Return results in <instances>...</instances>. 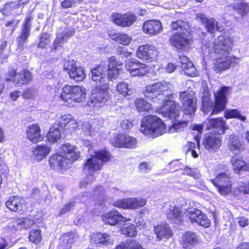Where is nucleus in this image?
Wrapping results in <instances>:
<instances>
[{"label":"nucleus","instance_id":"a878e982","mask_svg":"<svg viewBox=\"0 0 249 249\" xmlns=\"http://www.w3.org/2000/svg\"><path fill=\"white\" fill-rule=\"evenodd\" d=\"M101 219L106 224L110 225H115L119 222H125L130 220L124 217L115 211H112L104 213L101 216Z\"/></svg>","mask_w":249,"mask_h":249},{"label":"nucleus","instance_id":"f8f14e48","mask_svg":"<svg viewBox=\"0 0 249 249\" xmlns=\"http://www.w3.org/2000/svg\"><path fill=\"white\" fill-rule=\"evenodd\" d=\"M64 70L68 72L71 78L77 82L83 81L86 77L84 69L82 67L77 66L74 60L65 61Z\"/></svg>","mask_w":249,"mask_h":249},{"label":"nucleus","instance_id":"6e6d98bb","mask_svg":"<svg viewBox=\"0 0 249 249\" xmlns=\"http://www.w3.org/2000/svg\"><path fill=\"white\" fill-rule=\"evenodd\" d=\"M21 7L18 1H13L6 3L4 6V10L7 13H11L14 9Z\"/></svg>","mask_w":249,"mask_h":249},{"label":"nucleus","instance_id":"4d7b16f0","mask_svg":"<svg viewBox=\"0 0 249 249\" xmlns=\"http://www.w3.org/2000/svg\"><path fill=\"white\" fill-rule=\"evenodd\" d=\"M33 17L31 14H28L24 20V24L22 28V31L30 33V30L31 27V21Z\"/></svg>","mask_w":249,"mask_h":249},{"label":"nucleus","instance_id":"13d9d810","mask_svg":"<svg viewBox=\"0 0 249 249\" xmlns=\"http://www.w3.org/2000/svg\"><path fill=\"white\" fill-rule=\"evenodd\" d=\"M50 36L48 34L43 33L40 38V42L38 44V47L40 48H44L46 45L50 42Z\"/></svg>","mask_w":249,"mask_h":249},{"label":"nucleus","instance_id":"ddd939ff","mask_svg":"<svg viewBox=\"0 0 249 249\" xmlns=\"http://www.w3.org/2000/svg\"><path fill=\"white\" fill-rule=\"evenodd\" d=\"M9 74L10 78H6V81H11L16 86L27 84L32 79V74L28 70H22L18 73L13 70L9 72Z\"/></svg>","mask_w":249,"mask_h":249},{"label":"nucleus","instance_id":"bf43d9fd","mask_svg":"<svg viewBox=\"0 0 249 249\" xmlns=\"http://www.w3.org/2000/svg\"><path fill=\"white\" fill-rule=\"evenodd\" d=\"M36 93V90L34 89H27L25 90L22 94V96L24 99L33 98Z\"/></svg>","mask_w":249,"mask_h":249},{"label":"nucleus","instance_id":"774afa93","mask_svg":"<svg viewBox=\"0 0 249 249\" xmlns=\"http://www.w3.org/2000/svg\"><path fill=\"white\" fill-rule=\"evenodd\" d=\"M122 128L124 130H127L132 126V124L128 120H124L121 124Z\"/></svg>","mask_w":249,"mask_h":249},{"label":"nucleus","instance_id":"09e8293b","mask_svg":"<svg viewBox=\"0 0 249 249\" xmlns=\"http://www.w3.org/2000/svg\"><path fill=\"white\" fill-rule=\"evenodd\" d=\"M187 124L188 121H183L175 123L170 127L169 132L171 133L181 132L187 126Z\"/></svg>","mask_w":249,"mask_h":249},{"label":"nucleus","instance_id":"6e6552de","mask_svg":"<svg viewBox=\"0 0 249 249\" xmlns=\"http://www.w3.org/2000/svg\"><path fill=\"white\" fill-rule=\"evenodd\" d=\"M179 99L184 113L190 116L194 114L196 108V99L195 92L192 90L180 92Z\"/></svg>","mask_w":249,"mask_h":249},{"label":"nucleus","instance_id":"603ef678","mask_svg":"<svg viewBox=\"0 0 249 249\" xmlns=\"http://www.w3.org/2000/svg\"><path fill=\"white\" fill-rule=\"evenodd\" d=\"M30 36V33L21 31V34L17 38L18 46L19 49H23L24 44L27 42V39Z\"/></svg>","mask_w":249,"mask_h":249},{"label":"nucleus","instance_id":"c85d7f7f","mask_svg":"<svg viewBox=\"0 0 249 249\" xmlns=\"http://www.w3.org/2000/svg\"><path fill=\"white\" fill-rule=\"evenodd\" d=\"M91 241L97 244L105 246H111L114 244V240L113 237L107 233H93L91 234Z\"/></svg>","mask_w":249,"mask_h":249},{"label":"nucleus","instance_id":"cd10ccee","mask_svg":"<svg viewBox=\"0 0 249 249\" xmlns=\"http://www.w3.org/2000/svg\"><path fill=\"white\" fill-rule=\"evenodd\" d=\"M177 67H180L184 73L193 77L196 75V69L192 62L185 55L179 56Z\"/></svg>","mask_w":249,"mask_h":249},{"label":"nucleus","instance_id":"f3484780","mask_svg":"<svg viewBox=\"0 0 249 249\" xmlns=\"http://www.w3.org/2000/svg\"><path fill=\"white\" fill-rule=\"evenodd\" d=\"M146 203V200L144 198H127L117 200L114 202V205L123 209H136L144 206Z\"/></svg>","mask_w":249,"mask_h":249},{"label":"nucleus","instance_id":"0eeeda50","mask_svg":"<svg viewBox=\"0 0 249 249\" xmlns=\"http://www.w3.org/2000/svg\"><path fill=\"white\" fill-rule=\"evenodd\" d=\"M108 86H97L92 90L88 105L91 107L97 109L104 106L109 98Z\"/></svg>","mask_w":249,"mask_h":249},{"label":"nucleus","instance_id":"864d4df0","mask_svg":"<svg viewBox=\"0 0 249 249\" xmlns=\"http://www.w3.org/2000/svg\"><path fill=\"white\" fill-rule=\"evenodd\" d=\"M41 237L40 235V231L38 230H32L30 233V240L36 244L39 243L41 241Z\"/></svg>","mask_w":249,"mask_h":249},{"label":"nucleus","instance_id":"72a5a7b5","mask_svg":"<svg viewBox=\"0 0 249 249\" xmlns=\"http://www.w3.org/2000/svg\"><path fill=\"white\" fill-rule=\"evenodd\" d=\"M51 148L47 144L37 145L33 148V154L35 159L40 161L45 158L50 153Z\"/></svg>","mask_w":249,"mask_h":249},{"label":"nucleus","instance_id":"052dcab7","mask_svg":"<svg viewBox=\"0 0 249 249\" xmlns=\"http://www.w3.org/2000/svg\"><path fill=\"white\" fill-rule=\"evenodd\" d=\"M238 188L239 191L244 194H249V182H239Z\"/></svg>","mask_w":249,"mask_h":249},{"label":"nucleus","instance_id":"69168bd1","mask_svg":"<svg viewBox=\"0 0 249 249\" xmlns=\"http://www.w3.org/2000/svg\"><path fill=\"white\" fill-rule=\"evenodd\" d=\"M184 174L190 176H192L195 178H199L198 174L196 173L194 170L188 167H186L184 169Z\"/></svg>","mask_w":249,"mask_h":249},{"label":"nucleus","instance_id":"e2e57ef3","mask_svg":"<svg viewBox=\"0 0 249 249\" xmlns=\"http://www.w3.org/2000/svg\"><path fill=\"white\" fill-rule=\"evenodd\" d=\"M13 226L17 230L23 229V218L14 219L11 222Z\"/></svg>","mask_w":249,"mask_h":249},{"label":"nucleus","instance_id":"39448f33","mask_svg":"<svg viewBox=\"0 0 249 249\" xmlns=\"http://www.w3.org/2000/svg\"><path fill=\"white\" fill-rule=\"evenodd\" d=\"M110 159V154L108 152L105 150L96 151L93 155L86 160L84 164V170L89 173L100 170L104 163Z\"/></svg>","mask_w":249,"mask_h":249},{"label":"nucleus","instance_id":"5701e85b","mask_svg":"<svg viewBox=\"0 0 249 249\" xmlns=\"http://www.w3.org/2000/svg\"><path fill=\"white\" fill-rule=\"evenodd\" d=\"M205 124L207 130L213 129L214 134L219 135L224 134L227 128L226 122L222 118L208 120Z\"/></svg>","mask_w":249,"mask_h":249},{"label":"nucleus","instance_id":"9b49d317","mask_svg":"<svg viewBox=\"0 0 249 249\" xmlns=\"http://www.w3.org/2000/svg\"><path fill=\"white\" fill-rule=\"evenodd\" d=\"M231 92L229 87H223L214 93L215 104L211 114H217L223 110L227 103L226 96Z\"/></svg>","mask_w":249,"mask_h":249},{"label":"nucleus","instance_id":"dca6fc26","mask_svg":"<svg viewBox=\"0 0 249 249\" xmlns=\"http://www.w3.org/2000/svg\"><path fill=\"white\" fill-rule=\"evenodd\" d=\"M221 137L219 135L210 133L206 134L203 141V145L205 150L210 152H215L221 145Z\"/></svg>","mask_w":249,"mask_h":249},{"label":"nucleus","instance_id":"423d86ee","mask_svg":"<svg viewBox=\"0 0 249 249\" xmlns=\"http://www.w3.org/2000/svg\"><path fill=\"white\" fill-rule=\"evenodd\" d=\"M60 98L65 102L80 103L85 99L86 92L82 87L66 85L62 89Z\"/></svg>","mask_w":249,"mask_h":249},{"label":"nucleus","instance_id":"1a4fd4ad","mask_svg":"<svg viewBox=\"0 0 249 249\" xmlns=\"http://www.w3.org/2000/svg\"><path fill=\"white\" fill-rule=\"evenodd\" d=\"M163 105L157 107L156 111L161 114L164 117L170 118L171 120H176L178 117L180 113L179 109L176 103L171 100L165 98L162 101Z\"/></svg>","mask_w":249,"mask_h":249},{"label":"nucleus","instance_id":"f03ea898","mask_svg":"<svg viewBox=\"0 0 249 249\" xmlns=\"http://www.w3.org/2000/svg\"><path fill=\"white\" fill-rule=\"evenodd\" d=\"M62 151L61 154L53 155L50 158L49 162L51 166H58L61 169H65L80 157L79 151L73 145L63 144Z\"/></svg>","mask_w":249,"mask_h":249},{"label":"nucleus","instance_id":"7ed1b4c3","mask_svg":"<svg viewBox=\"0 0 249 249\" xmlns=\"http://www.w3.org/2000/svg\"><path fill=\"white\" fill-rule=\"evenodd\" d=\"M141 132L149 138H154L165 133L166 131L165 124L156 116H149L142 122Z\"/></svg>","mask_w":249,"mask_h":249},{"label":"nucleus","instance_id":"c9c22d12","mask_svg":"<svg viewBox=\"0 0 249 249\" xmlns=\"http://www.w3.org/2000/svg\"><path fill=\"white\" fill-rule=\"evenodd\" d=\"M73 34V30L68 29H65L61 33L57 34L56 38L54 41V49H56L58 46L63 44Z\"/></svg>","mask_w":249,"mask_h":249},{"label":"nucleus","instance_id":"8fccbe9b","mask_svg":"<svg viewBox=\"0 0 249 249\" xmlns=\"http://www.w3.org/2000/svg\"><path fill=\"white\" fill-rule=\"evenodd\" d=\"M202 103L203 111L204 113H208V111L206 110V108L209 106L212 107L213 105L210 98V93L209 91H206L204 92L202 96Z\"/></svg>","mask_w":249,"mask_h":249},{"label":"nucleus","instance_id":"bb28decb","mask_svg":"<svg viewBox=\"0 0 249 249\" xmlns=\"http://www.w3.org/2000/svg\"><path fill=\"white\" fill-rule=\"evenodd\" d=\"M137 17L133 14H125L124 15L116 14L113 15L112 20L118 25L122 27H129L136 20Z\"/></svg>","mask_w":249,"mask_h":249},{"label":"nucleus","instance_id":"680f3d73","mask_svg":"<svg viewBox=\"0 0 249 249\" xmlns=\"http://www.w3.org/2000/svg\"><path fill=\"white\" fill-rule=\"evenodd\" d=\"M79 125L77 120L74 119V118L70 121L67 125V129L70 131L72 132L75 131L78 128Z\"/></svg>","mask_w":249,"mask_h":249},{"label":"nucleus","instance_id":"c756f323","mask_svg":"<svg viewBox=\"0 0 249 249\" xmlns=\"http://www.w3.org/2000/svg\"><path fill=\"white\" fill-rule=\"evenodd\" d=\"M5 205L10 211L17 212L23 211L25 207L24 200L19 196H12L5 202Z\"/></svg>","mask_w":249,"mask_h":249},{"label":"nucleus","instance_id":"4468645a","mask_svg":"<svg viewBox=\"0 0 249 249\" xmlns=\"http://www.w3.org/2000/svg\"><path fill=\"white\" fill-rule=\"evenodd\" d=\"M185 214L192 223L196 222L205 228L209 227L211 225L207 216L198 209L189 208L186 210Z\"/></svg>","mask_w":249,"mask_h":249},{"label":"nucleus","instance_id":"58836bf2","mask_svg":"<svg viewBox=\"0 0 249 249\" xmlns=\"http://www.w3.org/2000/svg\"><path fill=\"white\" fill-rule=\"evenodd\" d=\"M109 36L116 42L124 45H128L132 40V38L128 35L119 33H111Z\"/></svg>","mask_w":249,"mask_h":249},{"label":"nucleus","instance_id":"338daca9","mask_svg":"<svg viewBox=\"0 0 249 249\" xmlns=\"http://www.w3.org/2000/svg\"><path fill=\"white\" fill-rule=\"evenodd\" d=\"M74 3V0H65L62 1L61 5L63 8L66 9L71 7Z\"/></svg>","mask_w":249,"mask_h":249},{"label":"nucleus","instance_id":"de8ad7c7","mask_svg":"<svg viewBox=\"0 0 249 249\" xmlns=\"http://www.w3.org/2000/svg\"><path fill=\"white\" fill-rule=\"evenodd\" d=\"M135 104L139 111H147L151 107V104L142 99H137L135 101Z\"/></svg>","mask_w":249,"mask_h":249},{"label":"nucleus","instance_id":"37998d69","mask_svg":"<svg viewBox=\"0 0 249 249\" xmlns=\"http://www.w3.org/2000/svg\"><path fill=\"white\" fill-rule=\"evenodd\" d=\"M233 8L242 16L247 14L249 11L248 4L243 1L242 0H238L235 2Z\"/></svg>","mask_w":249,"mask_h":249},{"label":"nucleus","instance_id":"b1692460","mask_svg":"<svg viewBox=\"0 0 249 249\" xmlns=\"http://www.w3.org/2000/svg\"><path fill=\"white\" fill-rule=\"evenodd\" d=\"M190 36L188 32L176 33L170 37L171 44L178 49H182L189 43Z\"/></svg>","mask_w":249,"mask_h":249},{"label":"nucleus","instance_id":"4c0bfd02","mask_svg":"<svg viewBox=\"0 0 249 249\" xmlns=\"http://www.w3.org/2000/svg\"><path fill=\"white\" fill-rule=\"evenodd\" d=\"M61 138V133L57 124H54L50 128L46 138L48 142L51 143L56 142Z\"/></svg>","mask_w":249,"mask_h":249},{"label":"nucleus","instance_id":"2f4dec72","mask_svg":"<svg viewBox=\"0 0 249 249\" xmlns=\"http://www.w3.org/2000/svg\"><path fill=\"white\" fill-rule=\"evenodd\" d=\"M165 212L168 219L176 222L180 221L181 218V211L174 203H170L165 208Z\"/></svg>","mask_w":249,"mask_h":249},{"label":"nucleus","instance_id":"4be33fe9","mask_svg":"<svg viewBox=\"0 0 249 249\" xmlns=\"http://www.w3.org/2000/svg\"><path fill=\"white\" fill-rule=\"evenodd\" d=\"M196 18L204 24L207 30L211 33H213L216 30L221 31L223 30L222 27L219 26L218 22L214 18H208L205 14L198 13L196 15Z\"/></svg>","mask_w":249,"mask_h":249},{"label":"nucleus","instance_id":"79ce46f5","mask_svg":"<svg viewBox=\"0 0 249 249\" xmlns=\"http://www.w3.org/2000/svg\"><path fill=\"white\" fill-rule=\"evenodd\" d=\"M116 90L120 94L124 97L131 95L133 92L131 86L124 82H120L117 84Z\"/></svg>","mask_w":249,"mask_h":249},{"label":"nucleus","instance_id":"aec40b11","mask_svg":"<svg viewBox=\"0 0 249 249\" xmlns=\"http://www.w3.org/2000/svg\"><path fill=\"white\" fill-rule=\"evenodd\" d=\"M138 58L146 60H152L155 59L158 55L156 48L151 45L145 44L140 46L136 53Z\"/></svg>","mask_w":249,"mask_h":249},{"label":"nucleus","instance_id":"473e14b6","mask_svg":"<svg viewBox=\"0 0 249 249\" xmlns=\"http://www.w3.org/2000/svg\"><path fill=\"white\" fill-rule=\"evenodd\" d=\"M198 242L197 235L193 232H186L182 237L181 244L183 248L191 249L192 247Z\"/></svg>","mask_w":249,"mask_h":249},{"label":"nucleus","instance_id":"49530a36","mask_svg":"<svg viewBox=\"0 0 249 249\" xmlns=\"http://www.w3.org/2000/svg\"><path fill=\"white\" fill-rule=\"evenodd\" d=\"M121 232L125 236L130 237L135 236L137 234L135 227L132 224H124L121 230Z\"/></svg>","mask_w":249,"mask_h":249},{"label":"nucleus","instance_id":"f257e3e1","mask_svg":"<svg viewBox=\"0 0 249 249\" xmlns=\"http://www.w3.org/2000/svg\"><path fill=\"white\" fill-rule=\"evenodd\" d=\"M232 41L231 37L218 36L208 47L210 57L215 61L213 69L217 72L225 71L238 64L239 59L229 56L232 49Z\"/></svg>","mask_w":249,"mask_h":249},{"label":"nucleus","instance_id":"9d476101","mask_svg":"<svg viewBox=\"0 0 249 249\" xmlns=\"http://www.w3.org/2000/svg\"><path fill=\"white\" fill-rule=\"evenodd\" d=\"M210 181L222 195H226L231 191L230 175L228 171L218 173L215 178L211 179Z\"/></svg>","mask_w":249,"mask_h":249},{"label":"nucleus","instance_id":"5fc2aeb1","mask_svg":"<svg viewBox=\"0 0 249 249\" xmlns=\"http://www.w3.org/2000/svg\"><path fill=\"white\" fill-rule=\"evenodd\" d=\"M73 118L70 114H64L58 118V123L60 126H66Z\"/></svg>","mask_w":249,"mask_h":249},{"label":"nucleus","instance_id":"f704fd0d","mask_svg":"<svg viewBox=\"0 0 249 249\" xmlns=\"http://www.w3.org/2000/svg\"><path fill=\"white\" fill-rule=\"evenodd\" d=\"M154 231L159 240L168 239L172 234L169 227L164 223L155 227Z\"/></svg>","mask_w":249,"mask_h":249},{"label":"nucleus","instance_id":"a211bd4d","mask_svg":"<svg viewBox=\"0 0 249 249\" xmlns=\"http://www.w3.org/2000/svg\"><path fill=\"white\" fill-rule=\"evenodd\" d=\"M91 78L97 86H109L106 69L102 65H98L91 70Z\"/></svg>","mask_w":249,"mask_h":249},{"label":"nucleus","instance_id":"0e129e2a","mask_svg":"<svg viewBox=\"0 0 249 249\" xmlns=\"http://www.w3.org/2000/svg\"><path fill=\"white\" fill-rule=\"evenodd\" d=\"M23 224V229H26L30 228L34 224V220L28 217H24Z\"/></svg>","mask_w":249,"mask_h":249},{"label":"nucleus","instance_id":"20e7f679","mask_svg":"<svg viewBox=\"0 0 249 249\" xmlns=\"http://www.w3.org/2000/svg\"><path fill=\"white\" fill-rule=\"evenodd\" d=\"M172 85L165 81L147 85L144 92L145 97L155 103H160L164 100V95L170 92Z\"/></svg>","mask_w":249,"mask_h":249},{"label":"nucleus","instance_id":"7c9ffc66","mask_svg":"<svg viewBox=\"0 0 249 249\" xmlns=\"http://www.w3.org/2000/svg\"><path fill=\"white\" fill-rule=\"evenodd\" d=\"M26 134L27 139L33 143H37L43 139L40 134V129L37 124L29 126L26 131Z\"/></svg>","mask_w":249,"mask_h":249},{"label":"nucleus","instance_id":"ea45409f","mask_svg":"<svg viewBox=\"0 0 249 249\" xmlns=\"http://www.w3.org/2000/svg\"><path fill=\"white\" fill-rule=\"evenodd\" d=\"M114 249H144V248L138 241L131 240L120 243Z\"/></svg>","mask_w":249,"mask_h":249},{"label":"nucleus","instance_id":"a19ab883","mask_svg":"<svg viewBox=\"0 0 249 249\" xmlns=\"http://www.w3.org/2000/svg\"><path fill=\"white\" fill-rule=\"evenodd\" d=\"M228 147L231 151L239 150L242 146V143L239 137L235 135H231L228 140Z\"/></svg>","mask_w":249,"mask_h":249},{"label":"nucleus","instance_id":"412c9836","mask_svg":"<svg viewBox=\"0 0 249 249\" xmlns=\"http://www.w3.org/2000/svg\"><path fill=\"white\" fill-rule=\"evenodd\" d=\"M123 63L116 61L114 57L108 59V69L107 71V83L109 81L116 79L122 70Z\"/></svg>","mask_w":249,"mask_h":249},{"label":"nucleus","instance_id":"a18cd8bd","mask_svg":"<svg viewBox=\"0 0 249 249\" xmlns=\"http://www.w3.org/2000/svg\"><path fill=\"white\" fill-rule=\"evenodd\" d=\"M225 117L226 119L232 118H237L242 121H245L246 117L241 115L240 112L237 109H227L225 111Z\"/></svg>","mask_w":249,"mask_h":249},{"label":"nucleus","instance_id":"6ab92c4d","mask_svg":"<svg viewBox=\"0 0 249 249\" xmlns=\"http://www.w3.org/2000/svg\"><path fill=\"white\" fill-rule=\"evenodd\" d=\"M125 67L132 76H143L148 71L147 66L137 61H127L125 63Z\"/></svg>","mask_w":249,"mask_h":249},{"label":"nucleus","instance_id":"c03bdc74","mask_svg":"<svg viewBox=\"0 0 249 249\" xmlns=\"http://www.w3.org/2000/svg\"><path fill=\"white\" fill-rule=\"evenodd\" d=\"M231 162L233 170L236 173H238L241 170L245 171L248 170V167L246 165L245 161L241 160L232 158Z\"/></svg>","mask_w":249,"mask_h":249},{"label":"nucleus","instance_id":"3c124183","mask_svg":"<svg viewBox=\"0 0 249 249\" xmlns=\"http://www.w3.org/2000/svg\"><path fill=\"white\" fill-rule=\"evenodd\" d=\"M188 25L182 20H177L172 22L171 28L174 30H180L182 32H187V28Z\"/></svg>","mask_w":249,"mask_h":249},{"label":"nucleus","instance_id":"393cba45","mask_svg":"<svg viewBox=\"0 0 249 249\" xmlns=\"http://www.w3.org/2000/svg\"><path fill=\"white\" fill-rule=\"evenodd\" d=\"M142 31L149 36H155L162 31L161 23L158 20H149L145 21L142 26Z\"/></svg>","mask_w":249,"mask_h":249},{"label":"nucleus","instance_id":"2eb2a0df","mask_svg":"<svg viewBox=\"0 0 249 249\" xmlns=\"http://www.w3.org/2000/svg\"><path fill=\"white\" fill-rule=\"evenodd\" d=\"M114 146L118 147L133 148L136 147L137 140L134 137L125 134H119L110 140Z\"/></svg>","mask_w":249,"mask_h":249},{"label":"nucleus","instance_id":"e433bc0d","mask_svg":"<svg viewBox=\"0 0 249 249\" xmlns=\"http://www.w3.org/2000/svg\"><path fill=\"white\" fill-rule=\"evenodd\" d=\"M79 236L74 232H68L64 234L61 238L62 246L65 249H70L71 245L78 239Z\"/></svg>","mask_w":249,"mask_h":249}]
</instances>
